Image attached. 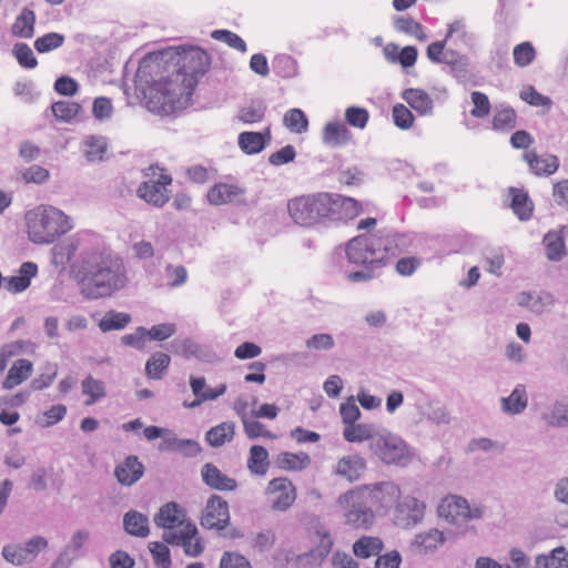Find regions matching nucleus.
<instances>
[{"label": "nucleus", "instance_id": "obj_1", "mask_svg": "<svg viewBox=\"0 0 568 568\" xmlns=\"http://www.w3.org/2000/svg\"><path fill=\"white\" fill-rule=\"evenodd\" d=\"M71 271L80 293L88 300L109 297L128 283L122 258L106 250L83 252Z\"/></svg>", "mask_w": 568, "mask_h": 568}, {"label": "nucleus", "instance_id": "obj_2", "mask_svg": "<svg viewBox=\"0 0 568 568\" xmlns=\"http://www.w3.org/2000/svg\"><path fill=\"white\" fill-rule=\"evenodd\" d=\"M287 211L295 224L313 227L353 220L362 212V205L353 197L318 192L291 199L287 202Z\"/></svg>", "mask_w": 568, "mask_h": 568}, {"label": "nucleus", "instance_id": "obj_3", "mask_svg": "<svg viewBox=\"0 0 568 568\" xmlns=\"http://www.w3.org/2000/svg\"><path fill=\"white\" fill-rule=\"evenodd\" d=\"M178 69L168 79L156 81L153 85L159 102L164 108L172 106L184 95H191L199 78L209 69V55L200 48L179 51L175 49Z\"/></svg>", "mask_w": 568, "mask_h": 568}, {"label": "nucleus", "instance_id": "obj_4", "mask_svg": "<svg viewBox=\"0 0 568 568\" xmlns=\"http://www.w3.org/2000/svg\"><path fill=\"white\" fill-rule=\"evenodd\" d=\"M409 245L407 236L382 230L351 239L345 246L347 261L354 265L385 266Z\"/></svg>", "mask_w": 568, "mask_h": 568}, {"label": "nucleus", "instance_id": "obj_5", "mask_svg": "<svg viewBox=\"0 0 568 568\" xmlns=\"http://www.w3.org/2000/svg\"><path fill=\"white\" fill-rule=\"evenodd\" d=\"M26 222L29 239L36 244H50L73 227L68 215L50 205H39L27 212Z\"/></svg>", "mask_w": 568, "mask_h": 568}, {"label": "nucleus", "instance_id": "obj_6", "mask_svg": "<svg viewBox=\"0 0 568 568\" xmlns=\"http://www.w3.org/2000/svg\"><path fill=\"white\" fill-rule=\"evenodd\" d=\"M371 452L385 465L407 466L413 459V452L406 442L387 429H381Z\"/></svg>", "mask_w": 568, "mask_h": 568}, {"label": "nucleus", "instance_id": "obj_7", "mask_svg": "<svg viewBox=\"0 0 568 568\" xmlns=\"http://www.w3.org/2000/svg\"><path fill=\"white\" fill-rule=\"evenodd\" d=\"M438 514L449 523L459 524L480 519L485 514V507L481 504H469L462 496L449 495L440 501Z\"/></svg>", "mask_w": 568, "mask_h": 568}, {"label": "nucleus", "instance_id": "obj_8", "mask_svg": "<svg viewBox=\"0 0 568 568\" xmlns=\"http://www.w3.org/2000/svg\"><path fill=\"white\" fill-rule=\"evenodd\" d=\"M338 505L346 509V521L355 528H367L374 521V511L367 498L359 496V489L342 494L337 499Z\"/></svg>", "mask_w": 568, "mask_h": 568}, {"label": "nucleus", "instance_id": "obj_9", "mask_svg": "<svg viewBox=\"0 0 568 568\" xmlns=\"http://www.w3.org/2000/svg\"><path fill=\"white\" fill-rule=\"evenodd\" d=\"M359 496L367 498V501L376 510H388L396 506L402 491L394 481H381L371 485H364L358 488Z\"/></svg>", "mask_w": 568, "mask_h": 568}, {"label": "nucleus", "instance_id": "obj_10", "mask_svg": "<svg viewBox=\"0 0 568 568\" xmlns=\"http://www.w3.org/2000/svg\"><path fill=\"white\" fill-rule=\"evenodd\" d=\"M265 494L272 496L271 507L276 511L287 510L296 499V488L286 477L272 479Z\"/></svg>", "mask_w": 568, "mask_h": 568}, {"label": "nucleus", "instance_id": "obj_11", "mask_svg": "<svg viewBox=\"0 0 568 568\" xmlns=\"http://www.w3.org/2000/svg\"><path fill=\"white\" fill-rule=\"evenodd\" d=\"M230 521L227 501L217 495L209 498L201 517V525L205 529H224Z\"/></svg>", "mask_w": 568, "mask_h": 568}, {"label": "nucleus", "instance_id": "obj_12", "mask_svg": "<svg viewBox=\"0 0 568 568\" xmlns=\"http://www.w3.org/2000/svg\"><path fill=\"white\" fill-rule=\"evenodd\" d=\"M395 507V521L403 528L414 527L424 518L425 504L415 497L406 496Z\"/></svg>", "mask_w": 568, "mask_h": 568}, {"label": "nucleus", "instance_id": "obj_13", "mask_svg": "<svg viewBox=\"0 0 568 568\" xmlns=\"http://www.w3.org/2000/svg\"><path fill=\"white\" fill-rule=\"evenodd\" d=\"M171 182L172 178L169 174L161 173L158 180L143 182L136 193L145 202L154 206H162L169 201L166 185H170Z\"/></svg>", "mask_w": 568, "mask_h": 568}, {"label": "nucleus", "instance_id": "obj_14", "mask_svg": "<svg viewBox=\"0 0 568 568\" xmlns=\"http://www.w3.org/2000/svg\"><path fill=\"white\" fill-rule=\"evenodd\" d=\"M90 539V531L87 529H79L72 534L69 542L64 546L62 551L55 559L52 568L59 565H70L74 559L83 556V547Z\"/></svg>", "mask_w": 568, "mask_h": 568}, {"label": "nucleus", "instance_id": "obj_15", "mask_svg": "<svg viewBox=\"0 0 568 568\" xmlns=\"http://www.w3.org/2000/svg\"><path fill=\"white\" fill-rule=\"evenodd\" d=\"M568 236V225H560L556 230L547 232L542 239L546 247V256L549 261L559 262L566 255L565 239Z\"/></svg>", "mask_w": 568, "mask_h": 568}, {"label": "nucleus", "instance_id": "obj_16", "mask_svg": "<svg viewBox=\"0 0 568 568\" xmlns=\"http://www.w3.org/2000/svg\"><path fill=\"white\" fill-rule=\"evenodd\" d=\"M37 274L38 265L33 262H24L20 265L17 275L4 277L3 286L12 294L21 293L30 286L31 280L36 277Z\"/></svg>", "mask_w": 568, "mask_h": 568}, {"label": "nucleus", "instance_id": "obj_17", "mask_svg": "<svg viewBox=\"0 0 568 568\" xmlns=\"http://www.w3.org/2000/svg\"><path fill=\"white\" fill-rule=\"evenodd\" d=\"M366 469V460L358 454L342 457L334 469V473L349 483L358 480Z\"/></svg>", "mask_w": 568, "mask_h": 568}, {"label": "nucleus", "instance_id": "obj_18", "mask_svg": "<svg viewBox=\"0 0 568 568\" xmlns=\"http://www.w3.org/2000/svg\"><path fill=\"white\" fill-rule=\"evenodd\" d=\"M523 156L536 175H551L559 168V160L552 154L538 155L535 151H527Z\"/></svg>", "mask_w": 568, "mask_h": 568}, {"label": "nucleus", "instance_id": "obj_19", "mask_svg": "<svg viewBox=\"0 0 568 568\" xmlns=\"http://www.w3.org/2000/svg\"><path fill=\"white\" fill-rule=\"evenodd\" d=\"M548 427L562 428L568 426V397L556 399L540 415Z\"/></svg>", "mask_w": 568, "mask_h": 568}, {"label": "nucleus", "instance_id": "obj_20", "mask_svg": "<svg viewBox=\"0 0 568 568\" xmlns=\"http://www.w3.org/2000/svg\"><path fill=\"white\" fill-rule=\"evenodd\" d=\"M527 406L528 395L524 384H517L509 396L500 398L501 412L510 416L520 415Z\"/></svg>", "mask_w": 568, "mask_h": 568}, {"label": "nucleus", "instance_id": "obj_21", "mask_svg": "<svg viewBox=\"0 0 568 568\" xmlns=\"http://www.w3.org/2000/svg\"><path fill=\"white\" fill-rule=\"evenodd\" d=\"M201 475L203 481L213 489L216 490H235L237 483L235 479L223 474L215 465L205 464L202 467Z\"/></svg>", "mask_w": 568, "mask_h": 568}, {"label": "nucleus", "instance_id": "obj_22", "mask_svg": "<svg viewBox=\"0 0 568 568\" xmlns=\"http://www.w3.org/2000/svg\"><path fill=\"white\" fill-rule=\"evenodd\" d=\"M143 473L144 466L135 456L126 457L114 470L118 481L125 486H131L136 483L143 476Z\"/></svg>", "mask_w": 568, "mask_h": 568}, {"label": "nucleus", "instance_id": "obj_23", "mask_svg": "<svg viewBox=\"0 0 568 568\" xmlns=\"http://www.w3.org/2000/svg\"><path fill=\"white\" fill-rule=\"evenodd\" d=\"M184 516L182 508L176 503H168L155 514L154 523L158 527L174 529L183 524Z\"/></svg>", "mask_w": 568, "mask_h": 568}, {"label": "nucleus", "instance_id": "obj_24", "mask_svg": "<svg viewBox=\"0 0 568 568\" xmlns=\"http://www.w3.org/2000/svg\"><path fill=\"white\" fill-rule=\"evenodd\" d=\"M510 207L520 221H528L534 211V203L527 192L518 187H509Z\"/></svg>", "mask_w": 568, "mask_h": 568}, {"label": "nucleus", "instance_id": "obj_25", "mask_svg": "<svg viewBox=\"0 0 568 568\" xmlns=\"http://www.w3.org/2000/svg\"><path fill=\"white\" fill-rule=\"evenodd\" d=\"M123 529L130 536L146 538L150 534L149 518L138 510L130 509L123 516Z\"/></svg>", "mask_w": 568, "mask_h": 568}, {"label": "nucleus", "instance_id": "obj_26", "mask_svg": "<svg viewBox=\"0 0 568 568\" xmlns=\"http://www.w3.org/2000/svg\"><path fill=\"white\" fill-rule=\"evenodd\" d=\"M381 429H377L372 424H351L343 430V437L348 443H362L367 440L369 443V449H372V443H374Z\"/></svg>", "mask_w": 568, "mask_h": 568}, {"label": "nucleus", "instance_id": "obj_27", "mask_svg": "<svg viewBox=\"0 0 568 568\" xmlns=\"http://www.w3.org/2000/svg\"><path fill=\"white\" fill-rule=\"evenodd\" d=\"M33 372V364L29 359H18L8 371V375L2 382L4 389H12L27 381Z\"/></svg>", "mask_w": 568, "mask_h": 568}, {"label": "nucleus", "instance_id": "obj_28", "mask_svg": "<svg viewBox=\"0 0 568 568\" xmlns=\"http://www.w3.org/2000/svg\"><path fill=\"white\" fill-rule=\"evenodd\" d=\"M271 139L270 130L265 132H242L239 135V145L246 154L260 153Z\"/></svg>", "mask_w": 568, "mask_h": 568}, {"label": "nucleus", "instance_id": "obj_29", "mask_svg": "<svg viewBox=\"0 0 568 568\" xmlns=\"http://www.w3.org/2000/svg\"><path fill=\"white\" fill-rule=\"evenodd\" d=\"M171 351L185 358L194 357L197 359H207L210 355V352L205 346L197 344L191 338H176L172 341Z\"/></svg>", "mask_w": 568, "mask_h": 568}, {"label": "nucleus", "instance_id": "obj_30", "mask_svg": "<svg viewBox=\"0 0 568 568\" xmlns=\"http://www.w3.org/2000/svg\"><path fill=\"white\" fill-rule=\"evenodd\" d=\"M34 11L28 7H24L12 23L11 33L18 38L30 39L34 34Z\"/></svg>", "mask_w": 568, "mask_h": 568}, {"label": "nucleus", "instance_id": "obj_31", "mask_svg": "<svg viewBox=\"0 0 568 568\" xmlns=\"http://www.w3.org/2000/svg\"><path fill=\"white\" fill-rule=\"evenodd\" d=\"M243 193V190L234 184L217 183L207 192V201L213 205H222L233 202Z\"/></svg>", "mask_w": 568, "mask_h": 568}, {"label": "nucleus", "instance_id": "obj_32", "mask_svg": "<svg viewBox=\"0 0 568 568\" xmlns=\"http://www.w3.org/2000/svg\"><path fill=\"white\" fill-rule=\"evenodd\" d=\"M311 457L307 453H288L283 452L276 456L275 464L278 468L288 471H301L311 465Z\"/></svg>", "mask_w": 568, "mask_h": 568}, {"label": "nucleus", "instance_id": "obj_33", "mask_svg": "<svg viewBox=\"0 0 568 568\" xmlns=\"http://www.w3.org/2000/svg\"><path fill=\"white\" fill-rule=\"evenodd\" d=\"M446 40L435 41L427 47L426 55L433 63H444L448 67L456 62L463 54L457 51L446 49Z\"/></svg>", "mask_w": 568, "mask_h": 568}, {"label": "nucleus", "instance_id": "obj_34", "mask_svg": "<svg viewBox=\"0 0 568 568\" xmlns=\"http://www.w3.org/2000/svg\"><path fill=\"white\" fill-rule=\"evenodd\" d=\"M235 435V423L223 422L212 428L205 434L207 444L212 447H221L226 443H230Z\"/></svg>", "mask_w": 568, "mask_h": 568}, {"label": "nucleus", "instance_id": "obj_35", "mask_svg": "<svg viewBox=\"0 0 568 568\" xmlns=\"http://www.w3.org/2000/svg\"><path fill=\"white\" fill-rule=\"evenodd\" d=\"M535 568H568V550L559 546L549 554L537 555Z\"/></svg>", "mask_w": 568, "mask_h": 568}, {"label": "nucleus", "instance_id": "obj_36", "mask_svg": "<svg viewBox=\"0 0 568 568\" xmlns=\"http://www.w3.org/2000/svg\"><path fill=\"white\" fill-rule=\"evenodd\" d=\"M403 99L419 114H429L433 110V100L424 90L406 89Z\"/></svg>", "mask_w": 568, "mask_h": 568}, {"label": "nucleus", "instance_id": "obj_37", "mask_svg": "<svg viewBox=\"0 0 568 568\" xmlns=\"http://www.w3.org/2000/svg\"><path fill=\"white\" fill-rule=\"evenodd\" d=\"M351 139V132L345 124L341 122L327 123L324 128L323 140L331 146H341Z\"/></svg>", "mask_w": 568, "mask_h": 568}, {"label": "nucleus", "instance_id": "obj_38", "mask_svg": "<svg viewBox=\"0 0 568 568\" xmlns=\"http://www.w3.org/2000/svg\"><path fill=\"white\" fill-rule=\"evenodd\" d=\"M131 315L124 312L108 311L100 320L98 326L103 333L120 331L131 323Z\"/></svg>", "mask_w": 568, "mask_h": 568}, {"label": "nucleus", "instance_id": "obj_39", "mask_svg": "<svg viewBox=\"0 0 568 568\" xmlns=\"http://www.w3.org/2000/svg\"><path fill=\"white\" fill-rule=\"evenodd\" d=\"M270 466L268 453L265 447L254 445L250 449L247 467L251 473L263 476L267 473Z\"/></svg>", "mask_w": 568, "mask_h": 568}, {"label": "nucleus", "instance_id": "obj_40", "mask_svg": "<svg viewBox=\"0 0 568 568\" xmlns=\"http://www.w3.org/2000/svg\"><path fill=\"white\" fill-rule=\"evenodd\" d=\"M383 550V541L378 537L364 536L353 545V551L358 558L378 556Z\"/></svg>", "mask_w": 568, "mask_h": 568}, {"label": "nucleus", "instance_id": "obj_41", "mask_svg": "<svg viewBox=\"0 0 568 568\" xmlns=\"http://www.w3.org/2000/svg\"><path fill=\"white\" fill-rule=\"evenodd\" d=\"M171 358L168 354L158 352L153 354L145 364V373L151 379H161L165 374Z\"/></svg>", "mask_w": 568, "mask_h": 568}, {"label": "nucleus", "instance_id": "obj_42", "mask_svg": "<svg viewBox=\"0 0 568 568\" xmlns=\"http://www.w3.org/2000/svg\"><path fill=\"white\" fill-rule=\"evenodd\" d=\"M81 386L83 395L89 397L85 400L87 406L93 405L105 396L104 383L91 375L82 381Z\"/></svg>", "mask_w": 568, "mask_h": 568}, {"label": "nucleus", "instance_id": "obj_43", "mask_svg": "<svg viewBox=\"0 0 568 568\" xmlns=\"http://www.w3.org/2000/svg\"><path fill=\"white\" fill-rule=\"evenodd\" d=\"M185 555L190 557H197L204 550L202 538L197 537V528L194 524H186V536L184 544L181 545Z\"/></svg>", "mask_w": 568, "mask_h": 568}, {"label": "nucleus", "instance_id": "obj_44", "mask_svg": "<svg viewBox=\"0 0 568 568\" xmlns=\"http://www.w3.org/2000/svg\"><path fill=\"white\" fill-rule=\"evenodd\" d=\"M491 124L495 131H510L516 126L515 110L510 106H501L500 109H497Z\"/></svg>", "mask_w": 568, "mask_h": 568}, {"label": "nucleus", "instance_id": "obj_45", "mask_svg": "<svg viewBox=\"0 0 568 568\" xmlns=\"http://www.w3.org/2000/svg\"><path fill=\"white\" fill-rule=\"evenodd\" d=\"M81 106L72 101H58L51 105L54 118L60 122H71L80 112Z\"/></svg>", "mask_w": 568, "mask_h": 568}, {"label": "nucleus", "instance_id": "obj_46", "mask_svg": "<svg viewBox=\"0 0 568 568\" xmlns=\"http://www.w3.org/2000/svg\"><path fill=\"white\" fill-rule=\"evenodd\" d=\"M84 156L89 162H97L103 159L106 150V142L103 136H88L84 142Z\"/></svg>", "mask_w": 568, "mask_h": 568}, {"label": "nucleus", "instance_id": "obj_47", "mask_svg": "<svg viewBox=\"0 0 568 568\" xmlns=\"http://www.w3.org/2000/svg\"><path fill=\"white\" fill-rule=\"evenodd\" d=\"M284 125L294 133L307 131L308 120L301 109L288 110L283 118Z\"/></svg>", "mask_w": 568, "mask_h": 568}, {"label": "nucleus", "instance_id": "obj_48", "mask_svg": "<svg viewBox=\"0 0 568 568\" xmlns=\"http://www.w3.org/2000/svg\"><path fill=\"white\" fill-rule=\"evenodd\" d=\"M394 26L397 31L413 36L419 41L427 39L422 24L409 17H397L394 20Z\"/></svg>", "mask_w": 568, "mask_h": 568}, {"label": "nucleus", "instance_id": "obj_49", "mask_svg": "<svg viewBox=\"0 0 568 568\" xmlns=\"http://www.w3.org/2000/svg\"><path fill=\"white\" fill-rule=\"evenodd\" d=\"M48 539L42 536H33L22 542L21 546L23 548V555L26 556L27 562H33L39 554L48 548Z\"/></svg>", "mask_w": 568, "mask_h": 568}, {"label": "nucleus", "instance_id": "obj_50", "mask_svg": "<svg viewBox=\"0 0 568 568\" xmlns=\"http://www.w3.org/2000/svg\"><path fill=\"white\" fill-rule=\"evenodd\" d=\"M64 43V36L58 32H50L39 37L34 41V49L39 53H47L62 47Z\"/></svg>", "mask_w": 568, "mask_h": 568}, {"label": "nucleus", "instance_id": "obj_51", "mask_svg": "<svg viewBox=\"0 0 568 568\" xmlns=\"http://www.w3.org/2000/svg\"><path fill=\"white\" fill-rule=\"evenodd\" d=\"M444 534L437 529H432L428 532L419 534L415 538V544L423 548L425 552L435 550L439 545L444 544Z\"/></svg>", "mask_w": 568, "mask_h": 568}, {"label": "nucleus", "instance_id": "obj_52", "mask_svg": "<svg viewBox=\"0 0 568 568\" xmlns=\"http://www.w3.org/2000/svg\"><path fill=\"white\" fill-rule=\"evenodd\" d=\"M58 374V365L55 363H45L42 373L32 379L31 387L34 390H42L49 387Z\"/></svg>", "mask_w": 568, "mask_h": 568}, {"label": "nucleus", "instance_id": "obj_53", "mask_svg": "<svg viewBox=\"0 0 568 568\" xmlns=\"http://www.w3.org/2000/svg\"><path fill=\"white\" fill-rule=\"evenodd\" d=\"M513 55L515 64L525 68L535 60L536 51L530 42H523L514 48Z\"/></svg>", "mask_w": 568, "mask_h": 568}, {"label": "nucleus", "instance_id": "obj_54", "mask_svg": "<svg viewBox=\"0 0 568 568\" xmlns=\"http://www.w3.org/2000/svg\"><path fill=\"white\" fill-rule=\"evenodd\" d=\"M12 52L21 67L27 69H33L38 65V60L34 57L33 51L27 43H16Z\"/></svg>", "mask_w": 568, "mask_h": 568}, {"label": "nucleus", "instance_id": "obj_55", "mask_svg": "<svg viewBox=\"0 0 568 568\" xmlns=\"http://www.w3.org/2000/svg\"><path fill=\"white\" fill-rule=\"evenodd\" d=\"M13 93L24 103L31 104L38 100L40 92L36 90L31 81H18L14 83Z\"/></svg>", "mask_w": 568, "mask_h": 568}, {"label": "nucleus", "instance_id": "obj_56", "mask_svg": "<svg viewBox=\"0 0 568 568\" xmlns=\"http://www.w3.org/2000/svg\"><path fill=\"white\" fill-rule=\"evenodd\" d=\"M211 37L214 40L225 42L229 47H231L235 50H239L240 52L244 53L247 50V47H246V43L244 42V40L240 36H237L236 33H234L232 31L214 30L211 33Z\"/></svg>", "mask_w": 568, "mask_h": 568}, {"label": "nucleus", "instance_id": "obj_57", "mask_svg": "<svg viewBox=\"0 0 568 568\" xmlns=\"http://www.w3.org/2000/svg\"><path fill=\"white\" fill-rule=\"evenodd\" d=\"M149 549L158 568H171V555L168 546L159 541H152L149 544Z\"/></svg>", "mask_w": 568, "mask_h": 568}, {"label": "nucleus", "instance_id": "obj_58", "mask_svg": "<svg viewBox=\"0 0 568 568\" xmlns=\"http://www.w3.org/2000/svg\"><path fill=\"white\" fill-rule=\"evenodd\" d=\"M474 108L470 110V114L474 118L483 119L486 118L490 112V102L488 97L479 91H474L470 94Z\"/></svg>", "mask_w": 568, "mask_h": 568}, {"label": "nucleus", "instance_id": "obj_59", "mask_svg": "<svg viewBox=\"0 0 568 568\" xmlns=\"http://www.w3.org/2000/svg\"><path fill=\"white\" fill-rule=\"evenodd\" d=\"M1 555L6 561L13 566L28 565L26 556L23 555L21 542L8 544L3 546Z\"/></svg>", "mask_w": 568, "mask_h": 568}, {"label": "nucleus", "instance_id": "obj_60", "mask_svg": "<svg viewBox=\"0 0 568 568\" xmlns=\"http://www.w3.org/2000/svg\"><path fill=\"white\" fill-rule=\"evenodd\" d=\"M265 105L263 103H253L242 108L239 112V120L243 123H255L263 120L265 114Z\"/></svg>", "mask_w": 568, "mask_h": 568}, {"label": "nucleus", "instance_id": "obj_61", "mask_svg": "<svg viewBox=\"0 0 568 568\" xmlns=\"http://www.w3.org/2000/svg\"><path fill=\"white\" fill-rule=\"evenodd\" d=\"M520 98L525 102L534 106H544L550 109V106L552 105V101L550 100V98L542 95L541 93L536 91L535 88L531 85H528L521 90Z\"/></svg>", "mask_w": 568, "mask_h": 568}, {"label": "nucleus", "instance_id": "obj_62", "mask_svg": "<svg viewBox=\"0 0 568 568\" xmlns=\"http://www.w3.org/2000/svg\"><path fill=\"white\" fill-rule=\"evenodd\" d=\"M393 120L396 126L402 130H407L413 125L414 115L408 108L402 103H397L393 106Z\"/></svg>", "mask_w": 568, "mask_h": 568}, {"label": "nucleus", "instance_id": "obj_63", "mask_svg": "<svg viewBox=\"0 0 568 568\" xmlns=\"http://www.w3.org/2000/svg\"><path fill=\"white\" fill-rule=\"evenodd\" d=\"M347 123L354 128L364 129L368 122V111L359 106H349L345 111Z\"/></svg>", "mask_w": 568, "mask_h": 568}, {"label": "nucleus", "instance_id": "obj_64", "mask_svg": "<svg viewBox=\"0 0 568 568\" xmlns=\"http://www.w3.org/2000/svg\"><path fill=\"white\" fill-rule=\"evenodd\" d=\"M220 568H252L250 561L237 552L225 551L220 561Z\"/></svg>", "mask_w": 568, "mask_h": 568}]
</instances>
